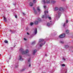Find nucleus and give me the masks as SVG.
Here are the masks:
<instances>
[{"mask_svg": "<svg viewBox=\"0 0 73 73\" xmlns=\"http://www.w3.org/2000/svg\"><path fill=\"white\" fill-rule=\"evenodd\" d=\"M33 24V23H31L30 24V25H31V26H32Z\"/></svg>", "mask_w": 73, "mask_h": 73, "instance_id": "nucleus-28", "label": "nucleus"}, {"mask_svg": "<svg viewBox=\"0 0 73 73\" xmlns=\"http://www.w3.org/2000/svg\"><path fill=\"white\" fill-rule=\"evenodd\" d=\"M37 9H40V7L39 6L37 7Z\"/></svg>", "mask_w": 73, "mask_h": 73, "instance_id": "nucleus-31", "label": "nucleus"}, {"mask_svg": "<svg viewBox=\"0 0 73 73\" xmlns=\"http://www.w3.org/2000/svg\"><path fill=\"white\" fill-rule=\"evenodd\" d=\"M66 32L67 34H69V31L68 30H66Z\"/></svg>", "mask_w": 73, "mask_h": 73, "instance_id": "nucleus-17", "label": "nucleus"}, {"mask_svg": "<svg viewBox=\"0 0 73 73\" xmlns=\"http://www.w3.org/2000/svg\"><path fill=\"white\" fill-rule=\"evenodd\" d=\"M69 48V46L68 45H65L64 46V48L65 49H67V48Z\"/></svg>", "mask_w": 73, "mask_h": 73, "instance_id": "nucleus-11", "label": "nucleus"}, {"mask_svg": "<svg viewBox=\"0 0 73 73\" xmlns=\"http://www.w3.org/2000/svg\"><path fill=\"white\" fill-rule=\"evenodd\" d=\"M42 1L43 3H44V4L46 3V2H45V0H42Z\"/></svg>", "mask_w": 73, "mask_h": 73, "instance_id": "nucleus-18", "label": "nucleus"}, {"mask_svg": "<svg viewBox=\"0 0 73 73\" xmlns=\"http://www.w3.org/2000/svg\"><path fill=\"white\" fill-rule=\"evenodd\" d=\"M31 58H30L29 59L28 62H30V61H31Z\"/></svg>", "mask_w": 73, "mask_h": 73, "instance_id": "nucleus-29", "label": "nucleus"}, {"mask_svg": "<svg viewBox=\"0 0 73 73\" xmlns=\"http://www.w3.org/2000/svg\"><path fill=\"white\" fill-rule=\"evenodd\" d=\"M65 25H66V23H65L63 25V27H65Z\"/></svg>", "mask_w": 73, "mask_h": 73, "instance_id": "nucleus-34", "label": "nucleus"}, {"mask_svg": "<svg viewBox=\"0 0 73 73\" xmlns=\"http://www.w3.org/2000/svg\"><path fill=\"white\" fill-rule=\"evenodd\" d=\"M50 25V23H48L47 24V25L48 27H49Z\"/></svg>", "mask_w": 73, "mask_h": 73, "instance_id": "nucleus-20", "label": "nucleus"}, {"mask_svg": "<svg viewBox=\"0 0 73 73\" xmlns=\"http://www.w3.org/2000/svg\"><path fill=\"white\" fill-rule=\"evenodd\" d=\"M13 5H15V4H13Z\"/></svg>", "mask_w": 73, "mask_h": 73, "instance_id": "nucleus-55", "label": "nucleus"}, {"mask_svg": "<svg viewBox=\"0 0 73 73\" xmlns=\"http://www.w3.org/2000/svg\"><path fill=\"white\" fill-rule=\"evenodd\" d=\"M60 42L61 44H64V42L62 41L61 40L60 41Z\"/></svg>", "mask_w": 73, "mask_h": 73, "instance_id": "nucleus-25", "label": "nucleus"}, {"mask_svg": "<svg viewBox=\"0 0 73 73\" xmlns=\"http://www.w3.org/2000/svg\"><path fill=\"white\" fill-rule=\"evenodd\" d=\"M22 13L23 15H25V13Z\"/></svg>", "mask_w": 73, "mask_h": 73, "instance_id": "nucleus-40", "label": "nucleus"}, {"mask_svg": "<svg viewBox=\"0 0 73 73\" xmlns=\"http://www.w3.org/2000/svg\"><path fill=\"white\" fill-rule=\"evenodd\" d=\"M38 12H40V9H38Z\"/></svg>", "mask_w": 73, "mask_h": 73, "instance_id": "nucleus-35", "label": "nucleus"}, {"mask_svg": "<svg viewBox=\"0 0 73 73\" xmlns=\"http://www.w3.org/2000/svg\"><path fill=\"white\" fill-rule=\"evenodd\" d=\"M10 31L12 33H16V31L15 30H13V31L10 30Z\"/></svg>", "mask_w": 73, "mask_h": 73, "instance_id": "nucleus-8", "label": "nucleus"}, {"mask_svg": "<svg viewBox=\"0 0 73 73\" xmlns=\"http://www.w3.org/2000/svg\"><path fill=\"white\" fill-rule=\"evenodd\" d=\"M33 3H36V0H33Z\"/></svg>", "mask_w": 73, "mask_h": 73, "instance_id": "nucleus-23", "label": "nucleus"}, {"mask_svg": "<svg viewBox=\"0 0 73 73\" xmlns=\"http://www.w3.org/2000/svg\"><path fill=\"white\" fill-rule=\"evenodd\" d=\"M62 60H64V61H65V59L64 58H63Z\"/></svg>", "mask_w": 73, "mask_h": 73, "instance_id": "nucleus-38", "label": "nucleus"}, {"mask_svg": "<svg viewBox=\"0 0 73 73\" xmlns=\"http://www.w3.org/2000/svg\"><path fill=\"white\" fill-rule=\"evenodd\" d=\"M31 71H30L29 72V73H31Z\"/></svg>", "mask_w": 73, "mask_h": 73, "instance_id": "nucleus-49", "label": "nucleus"}, {"mask_svg": "<svg viewBox=\"0 0 73 73\" xmlns=\"http://www.w3.org/2000/svg\"><path fill=\"white\" fill-rule=\"evenodd\" d=\"M30 66H31V64H29V67H30Z\"/></svg>", "mask_w": 73, "mask_h": 73, "instance_id": "nucleus-46", "label": "nucleus"}, {"mask_svg": "<svg viewBox=\"0 0 73 73\" xmlns=\"http://www.w3.org/2000/svg\"><path fill=\"white\" fill-rule=\"evenodd\" d=\"M34 23H35V25H37V24H38V22L36 21L34 22Z\"/></svg>", "mask_w": 73, "mask_h": 73, "instance_id": "nucleus-12", "label": "nucleus"}, {"mask_svg": "<svg viewBox=\"0 0 73 73\" xmlns=\"http://www.w3.org/2000/svg\"><path fill=\"white\" fill-rule=\"evenodd\" d=\"M43 41H44V39H40L39 40L38 44H40V43H41Z\"/></svg>", "mask_w": 73, "mask_h": 73, "instance_id": "nucleus-5", "label": "nucleus"}, {"mask_svg": "<svg viewBox=\"0 0 73 73\" xmlns=\"http://www.w3.org/2000/svg\"><path fill=\"white\" fill-rule=\"evenodd\" d=\"M5 42L6 44H7V43H8V41L7 40H5V41H4Z\"/></svg>", "mask_w": 73, "mask_h": 73, "instance_id": "nucleus-24", "label": "nucleus"}, {"mask_svg": "<svg viewBox=\"0 0 73 73\" xmlns=\"http://www.w3.org/2000/svg\"><path fill=\"white\" fill-rule=\"evenodd\" d=\"M36 52H37V50H34L33 53V55H35V53H36Z\"/></svg>", "mask_w": 73, "mask_h": 73, "instance_id": "nucleus-10", "label": "nucleus"}, {"mask_svg": "<svg viewBox=\"0 0 73 73\" xmlns=\"http://www.w3.org/2000/svg\"><path fill=\"white\" fill-rule=\"evenodd\" d=\"M18 67V64H17V65L15 66V68H17Z\"/></svg>", "mask_w": 73, "mask_h": 73, "instance_id": "nucleus-36", "label": "nucleus"}, {"mask_svg": "<svg viewBox=\"0 0 73 73\" xmlns=\"http://www.w3.org/2000/svg\"><path fill=\"white\" fill-rule=\"evenodd\" d=\"M48 18L49 20H51V19H52L51 18V17H48Z\"/></svg>", "mask_w": 73, "mask_h": 73, "instance_id": "nucleus-33", "label": "nucleus"}, {"mask_svg": "<svg viewBox=\"0 0 73 73\" xmlns=\"http://www.w3.org/2000/svg\"><path fill=\"white\" fill-rule=\"evenodd\" d=\"M52 36V33L50 35V36Z\"/></svg>", "mask_w": 73, "mask_h": 73, "instance_id": "nucleus-45", "label": "nucleus"}, {"mask_svg": "<svg viewBox=\"0 0 73 73\" xmlns=\"http://www.w3.org/2000/svg\"><path fill=\"white\" fill-rule=\"evenodd\" d=\"M59 9H64V8L63 7L59 8Z\"/></svg>", "mask_w": 73, "mask_h": 73, "instance_id": "nucleus-30", "label": "nucleus"}, {"mask_svg": "<svg viewBox=\"0 0 73 73\" xmlns=\"http://www.w3.org/2000/svg\"><path fill=\"white\" fill-rule=\"evenodd\" d=\"M62 1H65V0H62Z\"/></svg>", "mask_w": 73, "mask_h": 73, "instance_id": "nucleus-47", "label": "nucleus"}, {"mask_svg": "<svg viewBox=\"0 0 73 73\" xmlns=\"http://www.w3.org/2000/svg\"><path fill=\"white\" fill-rule=\"evenodd\" d=\"M46 2L47 4L50 3V0H46Z\"/></svg>", "mask_w": 73, "mask_h": 73, "instance_id": "nucleus-15", "label": "nucleus"}, {"mask_svg": "<svg viewBox=\"0 0 73 73\" xmlns=\"http://www.w3.org/2000/svg\"><path fill=\"white\" fill-rule=\"evenodd\" d=\"M35 43H36V42L35 41H34L33 42H32V43H31V45H34V44H35Z\"/></svg>", "mask_w": 73, "mask_h": 73, "instance_id": "nucleus-14", "label": "nucleus"}, {"mask_svg": "<svg viewBox=\"0 0 73 73\" xmlns=\"http://www.w3.org/2000/svg\"><path fill=\"white\" fill-rule=\"evenodd\" d=\"M27 34L28 35H29V34L28 33H27Z\"/></svg>", "mask_w": 73, "mask_h": 73, "instance_id": "nucleus-43", "label": "nucleus"}, {"mask_svg": "<svg viewBox=\"0 0 73 73\" xmlns=\"http://www.w3.org/2000/svg\"><path fill=\"white\" fill-rule=\"evenodd\" d=\"M19 60H20V61H23V60H24V59L22 58V56L21 55H19Z\"/></svg>", "mask_w": 73, "mask_h": 73, "instance_id": "nucleus-6", "label": "nucleus"}, {"mask_svg": "<svg viewBox=\"0 0 73 73\" xmlns=\"http://www.w3.org/2000/svg\"><path fill=\"white\" fill-rule=\"evenodd\" d=\"M68 23V20H66V23Z\"/></svg>", "mask_w": 73, "mask_h": 73, "instance_id": "nucleus-39", "label": "nucleus"}, {"mask_svg": "<svg viewBox=\"0 0 73 73\" xmlns=\"http://www.w3.org/2000/svg\"><path fill=\"white\" fill-rule=\"evenodd\" d=\"M50 22L51 23L52 22V21H50Z\"/></svg>", "mask_w": 73, "mask_h": 73, "instance_id": "nucleus-54", "label": "nucleus"}, {"mask_svg": "<svg viewBox=\"0 0 73 73\" xmlns=\"http://www.w3.org/2000/svg\"><path fill=\"white\" fill-rule=\"evenodd\" d=\"M62 66H65V65L64 64H62Z\"/></svg>", "mask_w": 73, "mask_h": 73, "instance_id": "nucleus-32", "label": "nucleus"}, {"mask_svg": "<svg viewBox=\"0 0 73 73\" xmlns=\"http://www.w3.org/2000/svg\"><path fill=\"white\" fill-rule=\"evenodd\" d=\"M33 9H35V8H34V7H33Z\"/></svg>", "mask_w": 73, "mask_h": 73, "instance_id": "nucleus-51", "label": "nucleus"}, {"mask_svg": "<svg viewBox=\"0 0 73 73\" xmlns=\"http://www.w3.org/2000/svg\"><path fill=\"white\" fill-rule=\"evenodd\" d=\"M4 17V21H5V22H7V19H6V18H5V17Z\"/></svg>", "mask_w": 73, "mask_h": 73, "instance_id": "nucleus-19", "label": "nucleus"}, {"mask_svg": "<svg viewBox=\"0 0 73 73\" xmlns=\"http://www.w3.org/2000/svg\"><path fill=\"white\" fill-rule=\"evenodd\" d=\"M44 15H43V16L42 17V19H44V18H45V19H46L48 17H49V15H46V13H48V11H45L44 12Z\"/></svg>", "mask_w": 73, "mask_h": 73, "instance_id": "nucleus-3", "label": "nucleus"}, {"mask_svg": "<svg viewBox=\"0 0 73 73\" xmlns=\"http://www.w3.org/2000/svg\"><path fill=\"white\" fill-rule=\"evenodd\" d=\"M15 17L16 19H17V15H15Z\"/></svg>", "mask_w": 73, "mask_h": 73, "instance_id": "nucleus-37", "label": "nucleus"}, {"mask_svg": "<svg viewBox=\"0 0 73 73\" xmlns=\"http://www.w3.org/2000/svg\"><path fill=\"white\" fill-rule=\"evenodd\" d=\"M44 8H46V6H44Z\"/></svg>", "mask_w": 73, "mask_h": 73, "instance_id": "nucleus-41", "label": "nucleus"}, {"mask_svg": "<svg viewBox=\"0 0 73 73\" xmlns=\"http://www.w3.org/2000/svg\"><path fill=\"white\" fill-rule=\"evenodd\" d=\"M24 40H25L26 41L27 40V39L25 38H24Z\"/></svg>", "mask_w": 73, "mask_h": 73, "instance_id": "nucleus-44", "label": "nucleus"}, {"mask_svg": "<svg viewBox=\"0 0 73 73\" xmlns=\"http://www.w3.org/2000/svg\"><path fill=\"white\" fill-rule=\"evenodd\" d=\"M9 60H11V57L9 58Z\"/></svg>", "mask_w": 73, "mask_h": 73, "instance_id": "nucleus-48", "label": "nucleus"}, {"mask_svg": "<svg viewBox=\"0 0 73 73\" xmlns=\"http://www.w3.org/2000/svg\"><path fill=\"white\" fill-rule=\"evenodd\" d=\"M33 11H34V13L35 14H37V11H36V9H34Z\"/></svg>", "mask_w": 73, "mask_h": 73, "instance_id": "nucleus-13", "label": "nucleus"}, {"mask_svg": "<svg viewBox=\"0 0 73 73\" xmlns=\"http://www.w3.org/2000/svg\"><path fill=\"white\" fill-rule=\"evenodd\" d=\"M56 1H51V2L52 3H56Z\"/></svg>", "mask_w": 73, "mask_h": 73, "instance_id": "nucleus-22", "label": "nucleus"}, {"mask_svg": "<svg viewBox=\"0 0 73 73\" xmlns=\"http://www.w3.org/2000/svg\"><path fill=\"white\" fill-rule=\"evenodd\" d=\"M38 21L40 22L41 21V19L40 18H38Z\"/></svg>", "mask_w": 73, "mask_h": 73, "instance_id": "nucleus-26", "label": "nucleus"}, {"mask_svg": "<svg viewBox=\"0 0 73 73\" xmlns=\"http://www.w3.org/2000/svg\"><path fill=\"white\" fill-rule=\"evenodd\" d=\"M1 54H0V56H1Z\"/></svg>", "mask_w": 73, "mask_h": 73, "instance_id": "nucleus-52", "label": "nucleus"}, {"mask_svg": "<svg viewBox=\"0 0 73 73\" xmlns=\"http://www.w3.org/2000/svg\"><path fill=\"white\" fill-rule=\"evenodd\" d=\"M54 9H58V8L57 7H55L54 8Z\"/></svg>", "mask_w": 73, "mask_h": 73, "instance_id": "nucleus-21", "label": "nucleus"}, {"mask_svg": "<svg viewBox=\"0 0 73 73\" xmlns=\"http://www.w3.org/2000/svg\"><path fill=\"white\" fill-rule=\"evenodd\" d=\"M45 43H46V42H44V43H41L40 44V47H41V46H42V45H45Z\"/></svg>", "mask_w": 73, "mask_h": 73, "instance_id": "nucleus-7", "label": "nucleus"}, {"mask_svg": "<svg viewBox=\"0 0 73 73\" xmlns=\"http://www.w3.org/2000/svg\"><path fill=\"white\" fill-rule=\"evenodd\" d=\"M20 50L22 54H26L27 53L29 52V50H26V51H24V49H23L21 48Z\"/></svg>", "mask_w": 73, "mask_h": 73, "instance_id": "nucleus-2", "label": "nucleus"}, {"mask_svg": "<svg viewBox=\"0 0 73 73\" xmlns=\"http://www.w3.org/2000/svg\"><path fill=\"white\" fill-rule=\"evenodd\" d=\"M65 73H66V71L65 72Z\"/></svg>", "mask_w": 73, "mask_h": 73, "instance_id": "nucleus-53", "label": "nucleus"}, {"mask_svg": "<svg viewBox=\"0 0 73 73\" xmlns=\"http://www.w3.org/2000/svg\"><path fill=\"white\" fill-rule=\"evenodd\" d=\"M65 34H63L60 35L59 37V38H64V37H65Z\"/></svg>", "mask_w": 73, "mask_h": 73, "instance_id": "nucleus-4", "label": "nucleus"}, {"mask_svg": "<svg viewBox=\"0 0 73 73\" xmlns=\"http://www.w3.org/2000/svg\"><path fill=\"white\" fill-rule=\"evenodd\" d=\"M34 33L35 35L37 34V28H36L34 30Z\"/></svg>", "mask_w": 73, "mask_h": 73, "instance_id": "nucleus-9", "label": "nucleus"}, {"mask_svg": "<svg viewBox=\"0 0 73 73\" xmlns=\"http://www.w3.org/2000/svg\"><path fill=\"white\" fill-rule=\"evenodd\" d=\"M27 30H28V27H27L26 28Z\"/></svg>", "mask_w": 73, "mask_h": 73, "instance_id": "nucleus-42", "label": "nucleus"}, {"mask_svg": "<svg viewBox=\"0 0 73 73\" xmlns=\"http://www.w3.org/2000/svg\"><path fill=\"white\" fill-rule=\"evenodd\" d=\"M33 5V3L32 2H30V5L31 6V7H32Z\"/></svg>", "mask_w": 73, "mask_h": 73, "instance_id": "nucleus-16", "label": "nucleus"}, {"mask_svg": "<svg viewBox=\"0 0 73 73\" xmlns=\"http://www.w3.org/2000/svg\"><path fill=\"white\" fill-rule=\"evenodd\" d=\"M25 71V69H23L22 70H21V72H24Z\"/></svg>", "mask_w": 73, "mask_h": 73, "instance_id": "nucleus-27", "label": "nucleus"}, {"mask_svg": "<svg viewBox=\"0 0 73 73\" xmlns=\"http://www.w3.org/2000/svg\"><path fill=\"white\" fill-rule=\"evenodd\" d=\"M54 11H56L57 12V14H58V15L57 14H56V16L60 18L61 15L62 13L64 12H65V10L64 9H55Z\"/></svg>", "mask_w": 73, "mask_h": 73, "instance_id": "nucleus-1", "label": "nucleus"}, {"mask_svg": "<svg viewBox=\"0 0 73 73\" xmlns=\"http://www.w3.org/2000/svg\"><path fill=\"white\" fill-rule=\"evenodd\" d=\"M47 56L46 54H45V56Z\"/></svg>", "mask_w": 73, "mask_h": 73, "instance_id": "nucleus-50", "label": "nucleus"}]
</instances>
